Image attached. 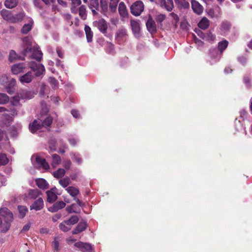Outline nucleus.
<instances>
[{
  "label": "nucleus",
  "mask_w": 252,
  "mask_h": 252,
  "mask_svg": "<svg viewBox=\"0 0 252 252\" xmlns=\"http://www.w3.org/2000/svg\"><path fill=\"white\" fill-rule=\"evenodd\" d=\"M23 41L24 48L22 52L23 55L39 61L42 57V53L39 50V47L33 45L32 39L28 37H24Z\"/></svg>",
  "instance_id": "nucleus-1"
},
{
  "label": "nucleus",
  "mask_w": 252,
  "mask_h": 252,
  "mask_svg": "<svg viewBox=\"0 0 252 252\" xmlns=\"http://www.w3.org/2000/svg\"><path fill=\"white\" fill-rule=\"evenodd\" d=\"M0 215L3 220L0 218V231L5 233L10 228L13 220V214L7 208L4 207L0 209Z\"/></svg>",
  "instance_id": "nucleus-2"
},
{
  "label": "nucleus",
  "mask_w": 252,
  "mask_h": 252,
  "mask_svg": "<svg viewBox=\"0 0 252 252\" xmlns=\"http://www.w3.org/2000/svg\"><path fill=\"white\" fill-rule=\"evenodd\" d=\"M29 66L33 72H35V75L36 76H40L45 71L44 66L41 63L31 62L29 63Z\"/></svg>",
  "instance_id": "nucleus-3"
},
{
  "label": "nucleus",
  "mask_w": 252,
  "mask_h": 252,
  "mask_svg": "<svg viewBox=\"0 0 252 252\" xmlns=\"http://www.w3.org/2000/svg\"><path fill=\"white\" fill-rule=\"evenodd\" d=\"M144 10V4L141 1H137L130 7L131 13L135 16H139Z\"/></svg>",
  "instance_id": "nucleus-4"
},
{
  "label": "nucleus",
  "mask_w": 252,
  "mask_h": 252,
  "mask_svg": "<svg viewBox=\"0 0 252 252\" xmlns=\"http://www.w3.org/2000/svg\"><path fill=\"white\" fill-rule=\"evenodd\" d=\"M93 25L97 27L99 31L103 33H106L107 32L108 26L106 22L103 19H99L97 21L94 22Z\"/></svg>",
  "instance_id": "nucleus-5"
},
{
  "label": "nucleus",
  "mask_w": 252,
  "mask_h": 252,
  "mask_svg": "<svg viewBox=\"0 0 252 252\" xmlns=\"http://www.w3.org/2000/svg\"><path fill=\"white\" fill-rule=\"evenodd\" d=\"M74 246L82 252H93L92 247L89 243L78 242L75 243Z\"/></svg>",
  "instance_id": "nucleus-6"
},
{
  "label": "nucleus",
  "mask_w": 252,
  "mask_h": 252,
  "mask_svg": "<svg viewBox=\"0 0 252 252\" xmlns=\"http://www.w3.org/2000/svg\"><path fill=\"white\" fill-rule=\"evenodd\" d=\"M26 64L24 63H20L13 64L11 66V72L13 74L17 75L25 71Z\"/></svg>",
  "instance_id": "nucleus-7"
},
{
  "label": "nucleus",
  "mask_w": 252,
  "mask_h": 252,
  "mask_svg": "<svg viewBox=\"0 0 252 252\" xmlns=\"http://www.w3.org/2000/svg\"><path fill=\"white\" fill-rule=\"evenodd\" d=\"M35 158V162L39 167H41L44 169H48L49 168V165L46 162V160L44 158L38 156H33L32 157V160H33Z\"/></svg>",
  "instance_id": "nucleus-8"
},
{
  "label": "nucleus",
  "mask_w": 252,
  "mask_h": 252,
  "mask_svg": "<svg viewBox=\"0 0 252 252\" xmlns=\"http://www.w3.org/2000/svg\"><path fill=\"white\" fill-rule=\"evenodd\" d=\"M157 2L159 5L168 11H171L174 7L173 0H158Z\"/></svg>",
  "instance_id": "nucleus-9"
},
{
  "label": "nucleus",
  "mask_w": 252,
  "mask_h": 252,
  "mask_svg": "<svg viewBox=\"0 0 252 252\" xmlns=\"http://www.w3.org/2000/svg\"><path fill=\"white\" fill-rule=\"evenodd\" d=\"M34 78V75L32 71H28L23 75L20 76L19 81L20 82L24 84L25 83H31Z\"/></svg>",
  "instance_id": "nucleus-10"
},
{
  "label": "nucleus",
  "mask_w": 252,
  "mask_h": 252,
  "mask_svg": "<svg viewBox=\"0 0 252 252\" xmlns=\"http://www.w3.org/2000/svg\"><path fill=\"white\" fill-rule=\"evenodd\" d=\"M42 127L41 120L39 119L35 120L32 123L29 125V129L32 133H34Z\"/></svg>",
  "instance_id": "nucleus-11"
},
{
  "label": "nucleus",
  "mask_w": 252,
  "mask_h": 252,
  "mask_svg": "<svg viewBox=\"0 0 252 252\" xmlns=\"http://www.w3.org/2000/svg\"><path fill=\"white\" fill-rule=\"evenodd\" d=\"M130 26L133 33L135 37H138L140 34V27L139 21L131 20Z\"/></svg>",
  "instance_id": "nucleus-12"
},
{
  "label": "nucleus",
  "mask_w": 252,
  "mask_h": 252,
  "mask_svg": "<svg viewBox=\"0 0 252 252\" xmlns=\"http://www.w3.org/2000/svg\"><path fill=\"white\" fill-rule=\"evenodd\" d=\"M191 8L193 12L198 15L201 14L203 10L202 6L196 0L191 1Z\"/></svg>",
  "instance_id": "nucleus-13"
},
{
  "label": "nucleus",
  "mask_w": 252,
  "mask_h": 252,
  "mask_svg": "<svg viewBox=\"0 0 252 252\" xmlns=\"http://www.w3.org/2000/svg\"><path fill=\"white\" fill-rule=\"evenodd\" d=\"M44 206L43 200L41 197H39L37 200L34 201L30 206L31 210L38 211L41 210Z\"/></svg>",
  "instance_id": "nucleus-14"
},
{
  "label": "nucleus",
  "mask_w": 252,
  "mask_h": 252,
  "mask_svg": "<svg viewBox=\"0 0 252 252\" xmlns=\"http://www.w3.org/2000/svg\"><path fill=\"white\" fill-rule=\"evenodd\" d=\"M65 206V203L63 201H57L52 206L49 207L48 210L51 212H56L60 209L63 208Z\"/></svg>",
  "instance_id": "nucleus-15"
},
{
  "label": "nucleus",
  "mask_w": 252,
  "mask_h": 252,
  "mask_svg": "<svg viewBox=\"0 0 252 252\" xmlns=\"http://www.w3.org/2000/svg\"><path fill=\"white\" fill-rule=\"evenodd\" d=\"M56 188H53L50 190L46 191L47 196V201L50 203L54 202L57 199V195L56 194Z\"/></svg>",
  "instance_id": "nucleus-16"
},
{
  "label": "nucleus",
  "mask_w": 252,
  "mask_h": 252,
  "mask_svg": "<svg viewBox=\"0 0 252 252\" xmlns=\"http://www.w3.org/2000/svg\"><path fill=\"white\" fill-rule=\"evenodd\" d=\"M25 16L24 11H21L16 14H13L11 19L10 23H16L22 21Z\"/></svg>",
  "instance_id": "nucleus-17"
},
{
  "label": "nucleus",
  "mask_w": 252,
  "mask_h": 252,
  "mask_svg": "<svg viewBox=\"0 0 252 252\" xmlns=\"http://www.w3.org/2000/svg\"><path fill=\"white\" fill-rule=\"evenodd\" d=\"M146 26L148 31L151 33H154L157 31V28L155 21L152 18H149L147 23Z\"/></svg>",
  "instance_id": "nucleus-18"
},
{
  "label": "nucleus",
  "mask_w": 252,
  "mask_h": 252,
  "mask_svg": "<svg viewBox=\"0 0 252 252\" xmlns=\"http://www.w3.org/2000/svg\"><path fill=\"white\" fill-rule=\"evenodd\" d=\"M87 228V223L85 221H80L75 228V229L72 231V233L73 234H78L83 231H84Z\"/></svg>",
  "instance_id": "nucleus-19"
},
{
  "label": "nucleus",
  "mask_w": 252,
  "mask_h": 252,
  "mask_svg": "<svg viewBox=\"0 0 252 252\" xmlns=\"http://www.w3.org/2000/svg\"><path fill=\"white\" fill-rule=\"evenodd\" d=\"M20 95L22 99H29L34 97V93L32 91L23 90L20 93Z\"/></svg>",
  "instance_id": "nucleus-20"
},
{
  "label": "nucleus",
  "mask_w": 252,
  "mask_h": 252,
  "mask_svg": "<svg viewBox=\"0 0 252 252\" xmlns=\"http://www.w3.org/2000/svg\"><path fill=\"white\" fill-rule=\"evenodd\" d=\"M35 183L37 187L41 189H45L48 188L49 184L44 179H37L35 180Z\"/></svg>",
  "instance_id": "nucleus-21"
},
{
  "label": "nucleus",
  "mask_w": 252,
  "mask_h": 252,
  "mask_svg": "<svg viewBox=\"0 0 252 252\" xmlns=\"http://www.w3.org/2000/svg\"><path fill=\"white\" fill-rule=\"evenodd\" d=\"M118 10L119 12V14L121 15V16L123 17H126L127 16L128 12L126 10V6L124 2H121L119 3V7H118Z\"/></svg>",
  "instance_id": "nucleus-22"
},
{
  "label": "nucleus",
  "mask_w": 252,
  "mask_h": 252,
  "mask_svg": "<svg viewBox=\"0 0 252 252\" xmlns=\"http://www.w3.org/2000/svg\"><path fill=\"white\" fill-rule=\"evenodd\" d=\"M0 14L4 20L10 23L11 19L13 15L12 13L10 11L6 9H2L0 11Z\"/></svg>",
  "instance_id": "nucleus-23"
},
{
  "label": "nucleus",
  "mask_w": 252,
  "mask_h": 252,
  "mask_svg": "<svg viewBox=\"0 0 252 252\" xmlns=\"http://www.w3.org/2000/svg\"><path fill=\"white\" fill-rule=\"evenodd\" d=\"M33 21L30 19L28 24H25L21 29V32L23 34L28 33L32 29Z\"/></svg>",
  "instance_id": "nucleus-24"
},
{
  "label": "nucleus",
  "mask_w": 252,
  "mask_h": 252,
  "mask_svg": "<svg viewBox=\"0 0 252 252\" xmlns=\"http://www.w3.org/2000/svg\"><path fill=\"white\" fill-rule=\"evenodd\" d=\"M198 26L200 29L206 30L209 26V21L207 18L203 17L199 22Z\"/></svg>",
  "instance_id": "nucleus-25"
},
{
  "label": "nucleus",
  "mask_w": 252,
  "mask_h": 252,
  "mask_svg": "<svg viewBox=\"0 0 252 252\" xmlns=\"http://www.w3.org/2000/svg\"><path fill=\"white\" fill-rule=\"evenodd\" d=\"M84 30L86 33L87 40L88 42H92V38L93 36V33L91 31V28L89 26L85 25Z\"/></svg>",
  "instance_id": "nucleus-26"
},
{
  "label": "nucleus",
  "mask_w": 252,
  "mask_h": 252,
  "mask_svg": "<svg viewBox=\"0 0 252 252\" xmlns=\"http://www.w3.org/2000/svg\"><path fill=\"white\" fill-rule=\"evenodd\" d=\"M176 4L180 8H188L189 4L187 0H175Z\"/></svg>",
  "instance_id": "nucleus-27"
},
{
  "label": "nucleus",
  "mask_w": 252,
  "mask_h": 252,
  "mask_svg": "<svg viewBox=\"0 0 252 252\" xmlns=\"http://www.w3.org/2000/svg\"><path fill=\"white\" fill-rule=\"evenodd\" d=\"M18 3V0H6L4 2V5L6 8L11 9L16 7Z\"/></svg>",
  "instance_id": "nucleus-28"
},
{
  "label": "nucleus",
  "mask_w": 252,
  "mask_h": 252,
  "mask_svg": "<svg viewBox=\"0 0 252 252\" xmlns=\"http://www.w3.org/2000/svg\"><path fill=\"white\" fill-rule=\"evenodd\" d=\"M67 192L72 197H75L79 193V190L74 187H69L66 189Z\"/></svg>",
  "instance_id": "nucleus-29"
},
{
  "label": "nucleus",
  "mask_w": 252,
  "mask_h": 252,
  "mask_svg": "<svg viewBox=\"0 0 252 252\" xmlns=\"http://www.w3.org/2000/svg\"><path fill=\"white\" fill-rule=\"evenodd\" d=\"M79 220L78 217L74 215L71 216L69 219L67 220H64V223H66L67 225H68L71 227V226L75 223H76Z\"/></svg>",
  "instance_id": "nucleus-30"
},
{
  "label": "nucleus",
  "mask_w": 252,
  "mask_h": 252,
  "mask_svg": "<svg viewBox=\"0 0 252 252\" xmlns=\"http://www.w3.org/2000/svg\"><path fill=\"white\" fill-rule=\"evenodd\" d=\"M231 27V24L229 22L224 21L222 22L220 26V30L224 33H226L229 31Z\"/></svg>",
  "instance_id": "nucleus-31"
},
{
  "label": "nucleus",
  "mask_w": 252,
  "mask_h": 252,
  "mask_svg": "<svg viewBox=\"0 0 252 252\" xmlns=\"http://www.w3.org/2000/svg\"><path fill=\"white\" fill-rule=\"evenodd\" d=\"M52 157L53 158L52 165L53 167H56L60 163L61 161V158L59 155L57 154H53Z\"/></svg>",
  "instance_id": "nucleus-32"
},
{
  "label": "nucleus",
  "mask_w": 252,
  "mask_h": 252,
  "mask_svg": "<svg viewBox=\"0 0 252 252\" xmlns=\"http://www.w3.org/2000/svg\"><path fill=\"white\" fill-rule=\"evenodd\" d=\"M71 158L74 162H76L78 164H80L82 162V159L79 154L71 153L70 154Z\"/></svg>",
  "instance_id": "nucleus-33"
},
{
  "label": "nucleus",
  "mask_w": 252,
  "mask_h": 252,
  "mask_svg": "<svg viewBox=\"0 0 252 252\" xmlns=\"http://www.w3.org/2000/svg\"><path fill=\"white\" fill-rule=\"evenodd\" d=\"M53 122V118L50 116L47 117L43 121L41 120L42 127L50 126Z\"/></svg>",
  "instance_id": "nucleus-34"
},
{
  "label": "nucleus",
  "mask_w": 252,
  "mask_h": 252,
  "mask_svg": "<svg viewBox=\"0 0 252 252\" xmlns=\"http://www.w3.org/2000/svg\"><path fill=\"white\" fill-rule=\"evenodd\" d=\"M65 170L63 168H59L57 171L54 172L53 175L56 178H60L64 175Z\"/></svg>",
  "instance_id": "nucleus-35"
},
{
  "label": "nucleus",
  "mask_w": 252,
  "mask_h": 252,
  "mask_svg": "<svg viewBox=\"0 0 252 252\" xmlns=\"http://www.w3.org/2000/svg\"><path fill=\"white\" fill-rule=\"evenodd\" d=\"M228 44V42L226 40L220 41L218 44V49L220 51V52H222L226 48Z\"/></svg>",
  "instance_id": "nucleus-36"
},
{
  "label": "nucleus",
  "mask_w": 252,
  "mask_h": 252,
  "mask_svg": "<svg viewBox=\"0 0 252 252\" xmlns=\"http://www.w3.org/2000/svg\"><path fill=\"white\" fill-rule=\"evenodd\" d=\"M18 210L19 212V216L21 218H23L28 212L27 207L24 206H18Z\"/></svg>",
  "instance_id": "nucleus-37"
},
{
  "label": "nucleus",
  "mask_w": 252,
  "mask_h": 252,
  "mask_svg": "<svg viewBox=\"0 0 252 252\" xmlns=\"http://www.w3.org/2000/svg\"><path fill=\"white\" fill-rule=\"evenodd\" d=\"M79 14L80 17L85 20L86 19L87 14L86 13V7L84 5H81L79 9Z\"/></svg>",
  "instance_id": "nucleus-38"
},
{
  "label": "nucleus",
  "mask_w": 252,
  "mask_h": 252,
  "mask_svg": "<svg viewBox=\"0 0 252 252\" xmlns=\"http://www.w3.org/2000/svg\"><path fill=\"white\" fill-rule=\"evenodd\" d=\"M9 96L3 93H0V104H5L9 101Z\"/></svg>",
  "instance_id": "nucleus-39"
},
{
  "label": "nucleus",
  "mask_w": 252,
  "mask_h": 252,
  "mask_svg": "<svg viewBox=\"0 0 252 252\" xmlns=\"http://www.w3.org/2000/svg\"><path fill=\"white\" fill-rule=\"evenodd\" d=\"M40 193V191L38 189H31L29 191V195L31 198L35 199L39 196Z\"/></svg>",
  "instance_id": "nucleus-40"
},
{
  "label": "nucleus",
  "mask_w": 252,
  "mask_h": 252,
  "mask_svg": "<svg viewBox=\"0 0 252 252\" xmlns=\"http://www.w3.org/2000/svg\"><path fill=\"white\" fill-rule=\"evenodd\" d=\"M20 58L15 51L11 50L9 53V61L10 62H14L16 59Z\"/></svg>",
  "instance_id": "nucleus-41"
},
{
  "label": "nucleus",
  "mask_w": 252,
  "mask_h": 252,
  "mask_svg": "<svg viewBox=\"0 0 252 252\" xmlns=\"http://www.w3.org/2000/svg\"><path fill=\"white\" fill-rule=\"evenodd\" d=\"M70 183V181L69 178L66 177L62 179H61L59 181L60 184L63 187V188H66L68 186V185H69Z\"/></svg>",
  "instance_id": "nucleus-42"
},
{
  "label": "nucleus",
  "mask_w": 252,
  "mask_h": 252,
  "mask_svg": "<svg viewBox=\"0 0 252 252\" xmlns=\"http://www.w3.org/2000/svg\"><path fill=\"white\" fill-rule=\"evenodd\" d=\"M89 7L90 8H95L96 10H98V0H90Z\"/></svg>",
  "instance_id": "nucleus-43"
},
{
  "label": "nucleus",
  "mask_w": 252,
  "mask_h": 252,
  "mask_svg": "<svg viewBox=\"0 0 252 252\" xmlns=\"http://www.w3.org/2000/svg\"><path fill=\"white\" fill-rule=\"evenodd\" d=\"M59 227L61 230L64 232H67L69 231L71 228L70 226L67 225L66 223H64V221L60 224Z\"/></svg>",
  "instance_id": "nucleus-44"
},
{
  "label": "nucleus",
  "mask_w": 252,
  "mask_h": 252,
  "mask_svg": "<svg viewBox=\"0 0 252 252\" xmlns=\"http://www.w3.org/2000/svg\"><path fill=\"white\" fill-rule=\"evenodd\" d=\"M117 37L118 38H122L126 35V31L125 29H119L116 33Z\"/></svg>",
  "instance_id": "nucleus-45"
},
{
  "label": "nucleus",
  "mask_w": 252,
  "mask_h": 252,
  "mask_svg": "<svg viewBox=\"0 0 252 252\" xmlns=\"http://www.w3.org/2000/svg\"><path fill=\"white\" fill-rule=\"evenodd\" d=\"M119 0H111L109 3V7L112 11H115L116 9Z\"/></svg>",
  "instance_id": "nucleus-46"
},
{
  "label": "nucleus",
  "mask_w": 252,
  "mask_h": 252,
  "mask_svg": "<svg viewBox=\"0 0 252 252\" xmlns=\"http://www.w3.org/2000/svg\"><path fill=\"white\" fill-rule=\"evenodd\" d=\"M8 162V159L5 154H0V166L6 164Z\"/></svg>",
  "instance_id": "nucleus-47"
},
{
  "label": "nucleus",
  "mask_w": 252,
  "mask_h": 252,
  "mask_svg": "<svg viewBox=\"0 0 252 252\" xmlns=\"http://www.w3.org/2000/svg\"><path fill=\"white\" fill-rule=\"evenodd\" d=\"M215 39V35L213 34L211 32H209L206 33L204 40L210 41H214Z\"/></svg>",
  "instance_id": "nucleus-48"
},
{
  "label": "nucleus",
  "mask_w": 252,
  "mask_h": 252,
  "mask_svg": "<svg viewBox=\"0 0 252 252\" xmlns=\"http://www.w3.org/2000/svg\"><path fill=\"white\" fill-rule=\"evenodd\" d=\"M21 98V96L16 95L14 96L12 98V100L11 102V104L13 106H18L19 104L20 99Z\"/></svg>",
  "instance_id": "nucleus-49"
},
{
  "label": "nucleus",
  "mask_w": 252,
  "mask_h": 252,
  "mask_svg": "<svg viewBox=\"0 0 252 252\" xmlns=\"http://www.w3.org/2000/svg\"><path fill=\"white\" fill-rule=\"evenodd\" d=\"M56 52L59 58L63 59L64 57V53L62 48L58 47L56 48Z\"/></svg>",
  "instance_id": "nucleus-50"
},
{
  "label": "nucleus",
  "mask_w": 252,
  "mask_h": 252,
  "mask_svg": "<svg viewBox=\"0 0 252 252\" xmlns=\"http://www.w3.org/2000/svg\"><path fill=\"white\" fill-rule=\"evenodd\" d=\"M49 82L53 88H56L58 86V82L57 80L54 77H50L49 78Z\"/></svg>",
  "instance_id": "nucleus-51"
},
{
  "label": "nucleus",
  "mask_w": 252,
  "mask_h": 252,
  "mask_svg": "<svg viewBox=\"0 0 252 252\" xmlns=\"http://www.w3.org/2000/svg\"><path fill=\"white\" fill-rule=\"evenodd\" d=\"M81 4V0H72V7H71L72 12H74V10L73 9V8L80 5Z\"/></svg>",
  "instance_id": "nucleus-52"
},
{
  "label": "nucleus",
  "mask_w": 252,
  "mask_h": 252,
  "mask_svg": "<svg viewBox=\"0 0 252 252\" xmlns=\"http://www.w3.org/2000/svg\"><path fill=\"white\" fill-rule=\"evenodd\" d=\"M100 6L102 10L105 11L107 10L108 5L106 0H100Z\"/></svg>",
  "instance_id": "nucleus-53"
},
{
  "label": "nucleus",
  "mask_w": 252,
  "mask_h": 252,
  "mask_svg": "<svg viewBox=\"0 0 252 252\" xmlns=\"http://www.w3.org/2000/svg\"><path fill=\"white\" fill-rule=\"evenodd\" d=\"M165 17L166 16L164 14H160L156 16V20L157 22L161 23L165 20Z\"/></svg>",
  "instance_id": "nucleus-54"
},
{
  "label": "nucleus",
  "mask_w": 252,
  "mask_h": 252,
  "mask_svg": "<svg viewBox=\"0 0 252 252\" xmlns=\"http://www.w3.org/2000/svg\"><path fill=\"white\" fill-rule=\"evenodd\" d=\"M71 164V161L69 160H68L64 161L63 166L65 169H69L70 167Z\"/></svg>",
  "instance_id": "nucleus-55"
},
{
  "label": "nucleus",
  "mask_w": 252,
  "mask_h": 252,
  "mask_svg": "<svg viewBox=\"0 0 252 252\" xmlns=\"http://www.w3.org/2000/svg\"><path fill=\"white\" fill-rule=\"evenodd\" d=\"M244 82L247 87H250L251 85L250 78L248 76L244 78Z\"/></svg>",
  "instance_id": "nucleus-56"
},
{
  "label": "nucleus",
  "mask_w": 252,
  "mask_h": 252,
  "mask_svg": "<svg viewBox=\"0 0 252 252\" xmlns=\"http://www.w3.org/2000/svg\"><path fill=\"white\" fill-rule=\"evenodd\" d=\"M238 60L243 65H245L247 63V59L244 57H239Z\"/></svg>",
  "instance_id": "nucleus-57"
},
{
  "label": "nucleus",
  "mask_w": 252,
  "mask_h": 252,
  "mask_svg": "<svg viewBox=\"0 0 252 252\" xmlns=\"http://www.w3.org/2000/svg\"><path fill=\"white\" fill-rule=\"evenodd\" d=\"M7 79L8 78L6 75H2L0 78V83L4 84L5 83L7 82Z\"/></svg>",
  "instance_id": "nucleus-58"
},
{
  "label": "nucleus",
  "mask_w": 252,
  "mask_h": 252,
  "mask_svg": "<svg viewBox=\"0 0 252 252\" xmlns=\"http://www.w3.org/2000/svg\"><path fill=\"white\" fill-rule=\"evenodd\" d=\"M195 32H196V33L197 34V35L199 37H200L202 39H204L205 37V34H206L205 33H203L200 30H197L195 31Z\"/></svg>",
  "instance_id": "nucleus-59"
},
{
  "label": "nucleus",
  "mask_w": 252,
  "mask_h": 252,
  "mask_svg": "<svg viewBox=\"0 0 252 252\" xmlns=\"http://www.w3.org/2000/svg\"><path fill=\"white\" fill-rule=\"evenodd\" d=\"M33 4L35 6L41 8V2L40 0H33Z\"/></svg>",
  "instance_id": "nucleus-60"
},
{
  "label": "nucleus",
  "mask_w": 252,
  "mask_h": 252,
  "mask_svg": "<svg viewBox=\"0 0 252 252\" xmlns=\"http://www.w3.org/2000/svg\"><path fill=\"white\" fill-rule=\"evenodd\" d=\"M72 206H75V204H73L70 206H67L66 208V210L69 213H74L75 212V211L72 209Z\"/></svg>",
  "instance_id": "nucleus-61"
},
{
  "label": "nucleus",
  "mask_w": 252,
  "mask_h": 252,
  "mask_svg": "<svg viewBox=\"0 0 252 252\" xmlns=\"http://www.w3.org/2000/svg\"><path fill=\"white\" fill-rule=\"evenodd\" d=\"M46 88V86L44 85H42L41 86L39 94L40 96H43L44 95V91Z\"/></svg>",
  "instance_id": "nucleus-62"
},
{
  "label": "nucleus",
  "mask_w": 252,
  "mask_h": 252,
  "mask_svg": "<svg viewBox=\"0 0 252 252\" xmlns=\"http://www.w3.org/2000/svg\"><path fill=\"white\" fill-rule=\"evenodd\" d=\"M30 227H31V223H28L23 226L22 231H27L29 230V229L30 228Z\"/></svg>",
  "instance_id": "nucleus-63"
},
{
  "label": "nucleus",
  "mask_w": 252,
  "mask_h": 252,
  "mask_svg": "<svg viewBox=\"0 0 252 252\" xmlns=\"http://www.w3.org/2000/svg\"><path fill=\"white\" fill-rule=\"evenodd\" d=\"M68 141H69V143L72 146H75L77 143L76 140L73 138H69Z\"/></svg>",
  "instance_id": "nucleus-64"
}]
</instances>
